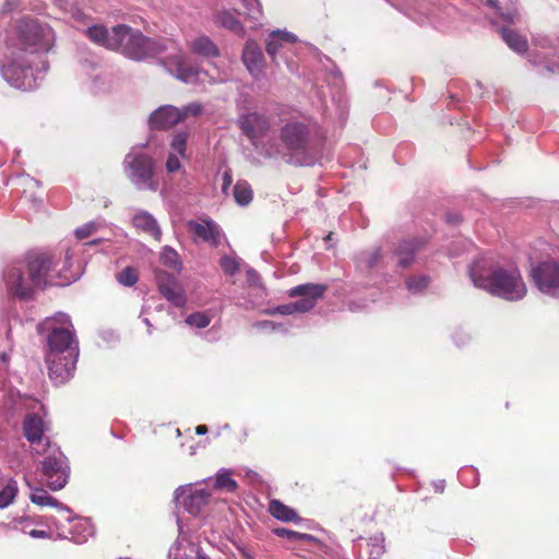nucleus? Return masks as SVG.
Wrapping results in <instances>:
<instances>
[{"label":"nucleus","instance_id":"nucleus-54","mask_svg":"<svg viewBox=\"0 0 559 559\" xmlns=\"http://www.w3.org/2000/svg\"><path fill=\"white\" fill-rule=\"evenodd\" d=\"M247 275L249 281H255L258 278V273L253 269H249Z\"/></svg>","mask_w":559,"mask_h":559},{"label":"nucleus","instance_id":"nucleus-2","mask_svg":"<svg viewBox=\"0 0 559 559\" xmlns=\"http://www.w3.org/2000/svg\"><path fill=\"white\" fill-rule=\"evenodd\" d=\"M474 286L507 301L522 300L527 293L520 270L514 264H501L481 257L468 267Z\"/></svg>","mask_w":559,"mask_h":559},{"label":"nucleus","instance_id":"nucleus-46","mask_svg":"<svg viewBox=\"0 0 559 559\" xmlns=\"http://www.w3.org/2000/svg\"><path fill=\"white\" fill-rule=\"evenodd\" d=\"M163 260L165 261V263L171 265V266H175L178 262V254L175 250L170 249V248H165L164 249V252H163V255H162Z\"/></svg>","mask_w":559,"mask_h":559},{"label":"nucleus","instance_id":"nucleus-55","mask_svg":"<svg viewBox=\"0 0 559 559\" xmlns=\"http://www.w3.org/2000/svg\"><path fill=\"white\" fill-rule=\"evenodd\" d=\"M195 432L198 435H205L207 432V427L205 425H199L197 428H195Z\"/></svg>","mask_w":559,"mask_h":559},{"label":"nucleus","instance_id":"nucleus-34","mask_svg":"<svg viewBox=\"0 0 559 559\" xmlns=\"http://www.w3.org/2000/svg\"><path fill=\"white\" fill-rule=\"evenodd\" d=\"M219 266L226 275L233 276L240 270V259L225 254L219 259Z\"/></svg>","mask_w":559,"mask_h":559},{"label":"nucleus","instance_id":"nucleus-7","mask_svg":"<svg viewBox=\"0 0 559 559\" xmlns=\"http://www.w3.org/2000/svg\"><path fill=\"white\" fill-rule=\"evenodd\" d=\"M123 167L127 177L139 190L157 189L153 180L155 162L152 156L140 150H131L124 157Z\"/></svg>","mask_w":559,"mask_h":559},{"label":"nucleus","instance_id":"nucleus-42","mask_svg":"<svg viewBox=\"0 0 559 559\" xmlns=\"http://www.w3.org/2000/svg\"><path fill=\"white\" fill-rule=\"evenodd\" d=\"M201 111H202V105L199 103H190V104L183 106L182 108H179L181 121L190 116L197 117L201 114Z\"/></svg>","mask_w":559,"mask_h":559},{"label":"nucleus","instance_id":"nucleus-33","mask_svg":"<svg viewBox=\"0 0 559 559\" xmlns=\"http://www.w3.org/2000/svg\"><path fill=\"white\" fill-rule=\"evenodd\" d=\"M237 487L238 485L236 480L230 477V472L228 469L222 468L217 472L215 477V488L233 492Z\"/></svg>","mask_w":559,"mask_h":559},{"label":"nucleus","instance_id":"nucleus-11","mask_svg":"<svg viewBox=\"0 0 559 559\" xmlns=\"http://www.w3.org/2000/svg\"><path fill=\"white\" fill-rule=\"evenodd\" d=\"M531 276L538 290L547 296L559 298V262L543 261L531 270Z\"/></svg>","mask_w":559,"mask_h":559},{"label":"nucleus","instance_id":"nucleus-56","mask_svg":"<svg viewBox=\"0 0 559 559\" xmlns=\"http://www.w3.org/2000/svg\"><path fill=\"white\" fill-rule=\"evenodd\" d=\"M444 481L443 480H440L438 483L435 484V489L436 491L438 492H442L444 490Z\"/></svg>","mask_w":559,"mask_h":559},{"label":"nucleus","instance_id":"nucleus-36","mask_svg":"<svg viewBox=\"0 0 559 559\" xmlns=\"http://www.w3.org/2000/svg\"><path fill=\"white\" fill-rule=\"evenodd\" d=\"M274 534L277 535L278 537H283L292 542H307L313 538L309 534L299 533L285 527L275 528Z\"/></svg>","mask_w":559,"mask_h":559},{"label":"nucleus","instance_id":"nucleus-49","mask_svg":"<svg viewBox=\"0 0 559 559\" xmlns=\"http://www.w3.org/2000/svg\"><path fill=\"white\" fill-rule=\"evenodd\" d=\"M466 474H475V471L473 468H466V469H463L460 472L459 474V477L461 479V481L465 485V486H474V484H467L466 480H465V475Z\"/></svg>","mask_w":559,"mask_h":559},{"label":"nucleus","instance_id":"nucleus-12","mask_svg":"<svg viewBox=\"0 0 559 559\" xmlns=\"http://www.w3.org/2000/svg\"><path fill=\"white\" fill-rule=\"evenodd\" d=\"M46 425L43 418L36 414H28L23 421V433L27 441L31 443L32 451L35 454H45L46 449H49L50 442L44 436Z\"/></svg>","mask_w":559,"mask_h":559},{"label":"nucleus","instance_id":"nucleus-44","mask_svg":"<svg viewBox=\"0 0 559 559\" xmlns=\"http://www.w3.org/2000/svg\"><path fill=\"white\" fill-rule=\"evenodd\" d=\"M181 167L180 163V156L176 155L175 153H169L167 162H166V169L168 173H175L179 170Z\"/></svg>","mask_w":559,"mask_h":559},{"label":"nucleus","instance_id":"nucleus-5","mask_svg":"<svg viewBox=\"0 0 559 559\" xmlns=\"http://www.w3.org/2000/svg\"><path fill=\"white\" fill-rule=\"evenodd\" d=\"M280 141L292 163L300 166L314 163L317 129L310 121L298 118L285 121L280 130Z\"/></svg>","mask_w":559,"mask_h":559},{"label":"nucleus","instance_id":"nucleus-52","mask_svg":"<svg viewBox=\"0 0 559 559\" xmlns=\"http://www.w3.org/2000/svg\"><path fill=\"white\" fill-rule=\"evenodd\" d=\"M187 491V487L186 486H179L176 490H175V500L178 501L180 499V497L182 495H185V492Z\"/></svg>","mask_w":559,"mask_h":559},{"label":"nucleus","instance_id":"nucleus-35","mask_svg":"<svg viewBox=\"0 0 559 559\" xmlns=\"http://www.w3.org/2000/svg\"><path fill=\"white\" fill-rule=\"evenodd\" d=\"M212 321V317L207 312L197 311L186 318V323L198 329L206 328Z\"/></svg>","mask_w":559,"mask_h":559},{"label":"nucleus","instance_id":"nucleus-14","mask_svg":"<svg viewBox=\"0 0 559 559\" xmlns=\"http://www.w3.org/2000/svg\"><path fill=\"white\" fill-rule=\"evenodd\" d=\"M242 60L251 75L259 78L263 74L265 59L260 46L255 41L248 40L246 43Z\"/></svg>","mask_w":559,"mask_h":559},{"label":"nucleus","instance_id":"nucleus-29","mask_svg":"<svg viewBox=\"0 0 559 559\" xmlns=\"http://www.w3.org/2000/svg\"><path fill=\"white\" fill-rule=\"evenodd\" d=\"M214 21L217 25L225 27L231 32L240 33L242 31V24L239 21L236 13L228 10L217 11Z\"/></svg>","mask_w":559,"mask_h":559},{"label":"nucleus","instance_id":"nucleus-57","mask_svg":"<svg viewBox=\"0 0 559 559\" xmlns=\"http://www.w3.org/2000/svg\"><path fill=\"white\" fill-rule=\"evenodd\" d=\"M241 555L246 559H253L252 556L248 551H246L245 549L241 550Z\"/></svg>","mask_w":559,"mask_h":559},{"label":"nucleus","instance_id":"nucleus-32","mask_svg":"<svg viewBox=\"0 0 559 559\" xmlns=\"http://www.w3.org/2000/svg\"><path fill=\"white\" fill-rule=\"evenodd\" d=\"M252 189L247 181H238L234 187V197L239 205H247L252 200Z\"/></svg>","mask_w":559,"mask_h":559},{"label":"nucleus","instance_id":"nucleus-1","mask_svg":"<svg viewBox=\"0 0 559 559\" xmlns=\"http://www.w3.org/2000/svg\"><path fill=\"white\" fill-rule=\"evenodd\" d=\"M109 46L111 50H118L123 56L138 61L166 53L160 59V63L170 74L185 83H194L200 80L202 71L188 63L182 48L173 39L154 40L144 36L139 29L119 24L114 26V39Z\"/></svg>","mask_w":559,"mask_h":559},{"label":"nucleus","instance_id":"nucleus-4","mask_svg":"<svg viewBox=\"0 0 559 559\" xmlns=\"http://www.w3.org/2000/svg\"><path fill=\"white\" fill-rule=\"evenodd\" d=\"M51 259L44 253H28L24 260L8 267L4 282L8 292L21 299L29 298L35 288L48 283Z\"/></svg>","mask_w":559,"mask_h":559},{"label":"nucleus","instance_id":"nucleus-48","mask_svg":"<svg viewBox=\"0 0 559 559\" xmlns=\"http://www.w3.org/2000/svg\"><path fill=\"white\" fill-rule=\"evenodd\" d=\"M255 326L259 329H271V330L276 329V324L269 320L260 321V322L255 323Z\"/></svg>","mask_w":559,"mask_h":559},{"label":"nucleus","instance_id":"nucleus-45","mask_svg":"<svg viewBox=\"0 0 559 559\" xmlns=\"http://www.w3.org/2000/svg\"><path fill=\"white\" fill-rule=\"evenodd\" d=\"M452 340L456 346H464L469 341V334L462 329H457L453 332Z\"/></svg>","mask_w":559,"mask_h":559},{"label":"nucleus","instance_id":"nucleus-19","mask_svg":"<svg viewBox=\"0 0 559 559\" xmlns=\"http://www.w3.org/2000/svg\"><path fill=\"white\" fill-rule=\"evenodd\" d=\"M132 222L136 229L148 234L155 240H160L162 230L156 219L150 213L140 211L133 216Z\"/></svg>","mask_w":559,"mask_h":559},{"label":"nucleus","instance_id":"nucleus-31","mask_svg":"<svg viewBox=\"0 0 559 559\" xmlns=\"http://www.w3.org/2000/svg\"><path fill=\"white\" fill-rule=\"evenodd\" d=\"M431 283V277L425 274L413 275L405 282L407 290L413 295L425 293Z\"/></svg>","mask_w":559,"mask_h":559},{"label":"nucleus","instance_id":"nucleus-60","mask_svg":"<svg viewBox=\"0 0 559 559\" xmlns=\"http://www.w3.org/2000/svg\"><path fill=\"white\" fill-rule=\"evenodd\" d=\"M143 321H144V323H145L148 328H151V326H152L147 318H145Z\"/></svg>","mask_w":559,"mask_h":559},{"label":"nucleus","instance_id":"nucleus-24","mask_svg":"<svg viewBox=\"0 0 559 559\" xmlns=\"http://www.w3.org/2000/svg\"><path fill=\"white\" fill-rule=\"evenodd\" d=\"M499 33L510 49L518 53L526 52L528 44L524 36L509 27H500Z\"/></svg>","mask_w":559,"mask_h":559},{"label":"nucleus","instance_id":"nucleus-9","mask_svg":"<svg viewBox=\"0 0 559 559\" xmlns=\"http://www.w3.org/2000/svg\"><path fill=\"white\" fill-rule=\"evenodd\" d=\"M47 456L41 463L43 475L51 490L62 489L69 479V464L62 452L55 447L46 449Z\"/></svg>","mask_w":559,"mask_h":559},{"label":"nucleus","instance_id":"nucleus-13","mask_svg":"<svg viewBox=\"0 0 559 559\" xmlns=\"http://www.w3.org/2000/svg\"><path fill=\"white\" fill-rule=\"evenodd\" d=\"M187 227L194 237L217 247L222 239V229L212 219L189 221Z\"/></svg>","mask_w":559,"mask_h":559},{"label":"nucleus","instance_id":"nucleus-20","mask_svg":"<svg viewBox=\"0 0 559 559\" xmlns=\"http://www.w3.org/2000/svg\"><path fill=\"white\" fill-rule=\"evenodd\" d=\"M297 37L286 31H273L266 40V52L274 60L284 43H296Z\"/></svg>","mask_w":559,"mask_h":559},{"label":"nucleus","instance_id":"nucleus-22","mask_svg":"<svg viewBox=\"0 0 559 559\" xmlns=\"http://www.w3.org/2000/svg\"><path fill=\"white\" fill-rule=\"evenodd\" d=\"M191 52L204 58H215L219 55L217 46L207 36H199L189 44Z\"/></svg>","mask_w":559,"mask_h":559},{"label":"nucleus","instance_id":"nucleus-17","mask_svg":"<svg viewBox=\"0 0 559 559\" xmlns=\"http://www.w3.org/2000/svg\"><path fill=\"white\" fill-rule=\"evenodd\" d=\"M426 246V239L403 240L394 251L399 266L408 267L415 260V255Z\"/></svg>","mask_w":559,"mask_h":559},{"label":"nucleus","instance_id":"nucleus-27","mask_svg":"<svg viewBox=\"0 0 559 559\" xmlns=\"http://www.w3.org/2000/svg\"><path fill=\"white\" fill-rule=\"evenodd\" d=\"M199 548L191 542L178 540L169 549V559H195Z\"/></svg>","mask_w":559,"mask_h":559},{"label":"nucleus","instance_id":"nucleus-6","mask_svg":"<svg viewBox=\"0 0 559 559\" xmlns=\"http://www.w3.org/2000/svg\"><path fill=\"white\" fill-rule=\"evenodd\" d=\"M16 36L23 49L31 52H47L56 41L50 25L37 19L24 17L16 25Z\"/></svg>","mask_w":559,"mask_h":559},{"label":"nucleus","instance_id":"nucleus-3","mask_svg":"<svg viewBox=\"0 0 559 559\" xmlns=\"http://www.w3.org/2000/svg\"><path fill=\"white\" fill-rule=\"evenodd\" d=\"M59 322L63 325L53 326L51 319L45 322L51 329L47 337L49 352L46 355V362L49 377L62 383L72 377L79 357V346L69 317L60 314Z\"/></svg>","mask_w":559,"mask_h":559},{"label":"nucleus","instance_id":"nucleus-21","mask_svg":"<svg viewBox=\"0 0 559 559\" xmlns=\"http://www.w3.org/2000/svg\"><path fill=\"white\" fill-rule=\"evenodd\" d=\"M382 258L383 251L380 247L373 250L364 251L357 258V269L360 272L368 273L380 266Z\"/></svg>","mask_w":559,"mask_h":559},{"label":"nucleus","instance_id":"nucleus-39","mask_svg":"<svg viewBox=\"0 0 559 559\" xmlns=\"http://www.w3.org/2000/svg\"><path fill=\"white\" fill-rule=\"evenodd\" d=\"M246 7V15L253 22H259L262 16V7L259 0H242Z\"/></svg>","mask_w":559,"mask_h":559},{"label":"nucleus","instance_id":"nucleus-41","mask_svg":"<svg viewBox=\"0 0 559 559\" xmlns=\"http://www.w3.org/2000/svg\"><path fill=\"white\" fill-rule=\"evenodd\" d=\"M100 226H102V224L99 222L92 221V222L84 224L81 227H78L74 230V235L78 239L82 240V239H85V238L92 236L94 233H96Z\"/></svg>","mask_w":559,"mask_h":559},{"label":"nucleus","instance_id":"nucleus-18","mask_svg":"<svg viewBox=\"0 0 559 559\" xmlns=\"http://www.w3.org/2000/svg\"><path fill=\"white\" fill-rule=\"evenodd\" d=\"M158 289L160 294L176 307H183L186 304V296L177 283V281L170 276H160L158 278Z\"/></svg>","mask_w":559,"mask_h":559},{"label":"nucleus","instance_id":"nucleus-30","mask_svg":"<svg viewBox=\"0 0 559 559\" xmlns=\"http://www.w3.org/2000/svg\"><path fill=\"white\" fill-rule=\"evenodd\" d=\"M270 513L277 520L283 522H297L299 518L294 509L287 507L280 500H272L269 507Z\"/></svg>","mask_w":559,"mask_h":559},{"label":"nucleus","instance_id":"nucleus-37","mask_svg":"<svg viewBox=\"0 0 559 559\" xmlns=\"http://www.w3.org/2000/svg\"><path fill=\"white\" fill-rule=\"evenodd\" d=\"M188 133L187 132H178L174 135L173 141L170 143L171 151L170 153H175L180 157L185 156L187 148Z\"/></svg>","mask_w":559,"mask_h":559},{"label":"nucleus","instance_id":"nucleus-43","mask_svg":"<svg viewBox=\"0 0 559 559\" xmlns=\"http://www.w3.org/2000/svg\"><path fill=\"white\" fill-rule=\"evenodd\" d=\"M74 527L78 528H83L84 531H86V534L83 535L82 537L81 536H75V535H72L71 539H73L75 543H83L86 540L87 536H92L93 535V531L92 528L88 526V523L84 520H76V523L74 524Z\"/></svg>","mask_w":559,"mask_h":559},{"label":"nucleus","instance_id":"nucleus-40","mask_svg":"<svg viewBox=\"0 0 559 559\" xmlns=\"http://www.w3.org/2000/svg\"><path fill=\"white\" fill-rule=\"evenodd\" d=\"M55 3L64 12L70 13L75 21L83 22L86 15L78 8L70 4L67 0H53Z\"/></svg>","mask_w":559,"mask_h":559},{"label":"nucleus","instance_id":"nucleus-38","mask_svg":"<svg viewBox=\"0 0 559 559\" xmlns=\"http://www.w3.org/2000/svg\"><path fill=\"white\" fill-rule=\"evenodd\" d=\"M116 278L121 285L131 287L138 282L139 275L135 269L127 266L116 275Z\"/></svg>","mask_w":559,"mask_h":559},{"label":"nucleus","instance_id":"nucleus-26","mask_svg":"<svg viewBox=\"0 0 559 559\" xmlns=\"http://www.w3.org/2000/svg\"><path fill=\"white\" fill-rule=\"evenodd\" d=\"M17 491V483L14 479L0 476V509L9 507L14 501Z\"/></svg>","mask_w":559,"mask_h":559},{"label":"nucleus","instance_id":"nucleus-25","mask_svg":"<svg viewBox=\"0 0 559 559\" xmlns=\"http://www.w3.org/2000/svg\"><path fill=\"white\" fill-rule=\"evenodd\" d=\"M210 492L204 489L191 491L183 499L185 509L191 514H199L202 508L209 502Z\"/></svg>","mask_w":559,"mask_h":559},{"label":"nucleus","instance_id":"nucleus-8","mask_svg":"<svg viewBox=\"0 0 559 559\" xmlns=\"http://www.w3.org/2000/svg\"><path fill=\"white\" fill-rule=\"evenodd\" d=\"M326 290V286L322 284H302L289 289L290 297H301L299 300L278 306L274 312L288 316L295 312L305 313L310 311L318 299H320Z\"/></svg>","mask_w":559,"mask_h":559},{"label":"nucleus","instance_id":"nucleus-47","mask_svg":"<svg viewBox=\"0 0 559 559\" xmlns=\"http://www.w3.org/2000/svg\"><path fill=\"white\" fill-rule=\"evenodd\" d=\"M233 182V179H231V175L229 171H225L223 174V186H222V190L223 192H226L227 189L229 188V186L231 185Z\"/></svg>","mask_w":559,"mask_h":559},{"label":"nucleus","instance_id":"nucleus-59","mask_svg":"<svg viewBox=\"0 0 559 559\" xmlns=\"http://www.w3.org/2000/svg\"><path fill=\"white\" fill-rule=\"evenodd\" d=\"M99 242H100V239H96L91 242H87L86 245H95V243H99Z\"/></svg>","mask_w":559,"mask_h":559},{"label":"nucleus","instance_id":"nucleus-53","mask_svg":"<svg viewBox=\"0 0 559 559\" xmlns=\"http://www.w3.org/2000/svg\"><path fill=\"white\" fill-rule=\"evenodd\" d=\"M370 559H380V547L379 546H372V549L370 551Z\"/></svg>","mask_w":559,"mask_h":559},{"label":"nucleus","instance_id":"nucleus-50","mask_svg":"<svg viewBox=\"0 0 559 559\" xmlns=\"http://www.w3.org/2000/svg\"><path fill=\"white\" fill-rule=\"evenodd\" d=\"M29 535L33 538H46V537H48V533L46 531H41V530H32L29 532Z\"/></svg>","mask_w":559,"mask_h":559},{"label":"nucleus","instance_id":"nucleus-28","mask_svg":"<svg viewBox=\"0 0 559 559\" xmlns=\"http://www.w3.org/2000/svg\"><path fill=\"white\" fill-rule=\"evenodd\" d=\"M87 37L97 45L111 49L109 44L114 39V27L109 33L108 29L103 25H94L86 29Z\"/></svg>","mask_w":559,"mask_h":559},{"label":"nucleus","instance_id":"nucleus-51","mask_svg":"<svg viewBox=\"0 0 559 559\" xmlns=\"http://www.w3.org/2000/svg\"><path fill=\"white\" fill-rule=\"evenodd\" d=\"M461 215L457 214V213H448L447 214V221L451 224H457L459 222H461Z\"/></svg>","mask_w":559,"mask_h":559},{"label":"nucleus","instance_id":"nucleus-23","mask_svg":"<svg viewBox=\"0 0 559 559\" xmlns=\"http://www.w3.org/2000/svg\"><path fill=\"white\" fill-rule=\"evenodd\" d=\"M29 499L33 503L35 504H38V506H51V507H55L57 509H59L60 511H63L66 512L67 514H70L71 513V510L62 504L61 502H59L57 499H55L53 497H51L50 495H48V492L41 488H34L32 489V493L29 495ZM67 521H72L71 516L68 515L66 518Z\"/></svg>","mask_w":559,"mask_h":559},{"label":"nucleus","instance_id":"nucleus-15","mask_svg":"<svg viewBox=\"0 0 559 559\" xmlns=\"http://www.w3.org/2000/svg\"><path fill=\"white\" fill-rule=\"evenodd\" d=\"M242 132L251 140L262 136L270 128L269 119L259 112H250L239 118Z\"/></svg>","mask_w":559,"mask_h":559},{"label":"nucleus","instance_id":"nucleus-10","mask_svg":"<svg viewBox=\"0 0 559 559\" xmlns=\"http://www.w3.org/2000/svg\"><path fill=\"white\" fill-rule=\"evenodd\" d=\"M3 79L13 87L29 91L37 86L29 62L23 57L8 59L1 67Z\"/></svg>","mask_w":559,"mask_h":559},{"label":"nucleus","instance_id":"nucleus-16","mask_svg":"<svg viewBox=\"0 0 559 559\" xmlns=\"http://www.w3.org/2000/svg\"><path fill=\"white\" fill-rule=\"evenodd\" d=\"M181 121L179 108L173 105H164L152 112L150 126L153 129L166 130Z\"/></svg>","mask_w":559,"mask_h":559},{"label":"nucleus","instance_id":"nucleus-58","mask_svg":"<svg viewBox=\"0 0 559 559\" xmlns=\"http://www.w3.org/2000/svg\"><path fill=\"white\" fill-rule=\"evenodd\" d=\"M195 559H210L206 556L202 555L200 550L198 551V555L195 556Z\"/></svg>","mask_w":559,"mask_h":559}]
</instances>
